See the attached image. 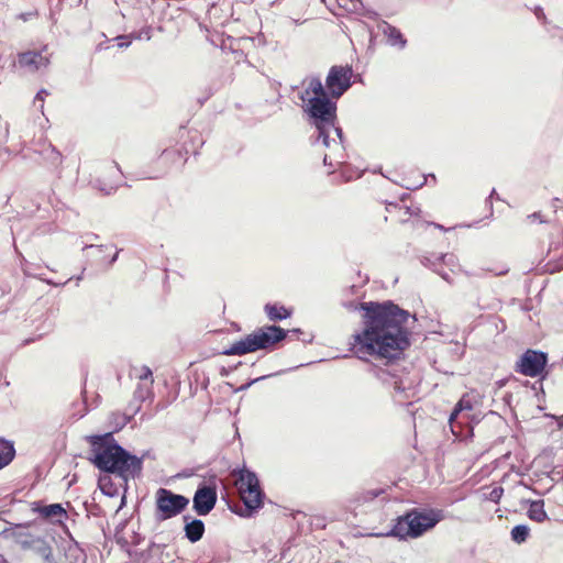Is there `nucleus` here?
Returning <instances> with one entry per match:
<instances>
[{
  "label": "nucleus",
  "instance_id": "nucleus-19",
  "mask_svg": "<svg viewBox=\"0 0 563 563\" xmlns=\"http://www.w3.org/2000/svg\"><path fill=\"white\" fill-rule=\"evenodd\" d=\"M203 533L205 525L200 519H194L185 526V536L192 543L199 541Z\"/></svg>",
  "mask_w": 563,
  "mask_h": 563
},
{
  "label": "nucleus",
  "instance_id": "nucleus-26",
  "mask_svg": "<svg viewBox=\"0 0 563 563\" xmlns=\"http://www.w3.org/2000/svg\"><path fill=\"white\" fill-rule=\"evenodd\" d=\"M136 377L140 379V380H148L150 379V383L152 384L153 383V379H152V371L148 366H142L141 368L137 369V373L135 374Z\"/></svg>",
  "mask_w": 563,
  "mask_h": 563
},
{
  "label": "nucleus",
  "instance_id": "nucleus-24",
  "mask_svg": "<svg viewBox=\"0 0 563 563\" xmlns=\"http://www.w3.org/2000/svg\"><path fill=\"white\" fill-rule=\"evenodd\" d=\"M510 536L515 543H525L530 536V528L527 525L515 526L510 531Z\"/></svg>",
  "mask_w": 563,
  "mask_h": 563
},
{
  "label": "nucleus",
  "instance_id": "nucleus-17",
  "mask_svg": "<svg viewBox=\"0 0 563 563\" xmlns=\"http://www.w3.org/2000/svg\"><path fill=\"white\" fill-rule=\"evenodd\" d=\"M15 457L14 443L0 438V471L7 467Z\"/></svg>",
  "mask_w": 563,
  "mask_h": 563
},
{
  "label": "nucleus",
  "instance_id": "nucleus-33",
  "mask_svg": "<svg viewBox=\"0 0 563 563\" xmlns=\"http://www.w3.org/2000/svg\"><path fill=\"white\" fill-rule=\"evenodd\" d=\"M117 258H118V252H115V254L110 260V264H113L117 261Z\"/></svg>",
  "mask_w": 563,
  "mask_h": 563
},
{
  "label": "nucleus",
  "instance_id": "nucleus-23",
  "mask_svg": "<svg viewBox=\"0 0 563 563\" xmlns=\"http://www.w3.org/2000/svg\"><path fill=\"white\" fill-rule=\"evenodd\" d=\"M264 309L272 321L284 320L290 316V312L284 306L267 303Z\"/></svg>",
  "mask_w": 563,
  "mask_h": 563
},
{
  "label": "nucleus",
  "instance_id": "nucleus-29",
  "mask_svg": "<svg viewBox=\"0 0 563 563\" xmlns=\"http://www.w3.org/2000/svg\"><path fill=\"white\" fill-rule=\"evenodd\" d=\"M115 40L118 41V47L120 48H126L131 44V41H129L126 36H118Z\"/></svg>",
  "mask_w": 563,
  "mask_h": 563
},
{
  "label": "nucleus",
  "instance_id": "nucleus-28",
  "mask_svg": "<svg viewBox=\"0 0 563 563\" xmlns=\"http://www.w3.org/2000/svg\"><path fill=\"white\" fill-rule=\"evenodd\" d=\"M108 482H109V476L104 475V476L100 477V479H99V486H100L101 490H102L104 494H107V495L111 496V495H112V493H111L109 489H107V488H106V487H107V483H108Z\"/></svg>",
  "mask_w": 563,
  "mask_h": 563
},
{
  "label": "nucleus",
  "instance_id": "nucleus-6",
  "mask_svg": "<svg viewBox=\"0 0 563 563\" xmlns=\"http://www.w3.org/2000/svg\"><path fill=\"white\" fill-rule=\"evenodd\" d=\"M235 485L245 506L246 516L263 507L264 493L254 472L241 470Z\"/></svg>",
  "mask_w": 563,
  "mask_h": 563
},
{
  "label": "nucleus",
  "instance_id": "nucleus-9",
  "mask_svg": "<svg viewBox=\"0 0 563 563\" xmlns=\"http://www.w3.org/2000/svg\"><path fill=\"white\" fill-rule=\"evenodd\" d=\"M547 364V354L528 350L519 361V372L526 376L536 377L542 373Z\"/></svg>",
  "mask_w": 563,
  "mask_h": 563
},
{
  "label": "nucleus",
  "instance_id": "nucleus-4",
  "mask_svg": "<svg viewBox=\"0 0 563 563\" xmlns=\"http://www.w3.org/2000/svg\"><path fill=\"white\" fill-rule=\"evenodd\" d=\"M442 519L440 510L418 511L412 510L398 518L393 529L385 536L399 539L418 538L432 529Z\"/></svg>",
  "mask_w": 563,
  "mask_h": 563
},
{
  "label": "nucleus",
  "instance_id": "nucleus-38",
  "mask_svg": "<svg viewBox=\"0 0 563 563\" xmlns=\"http://www.w3.org/2000/svg\"><path fill=\"white\" fill-rule=\"evenodd\" d=\"M1 559H2V558L0 556V560H1Z\"/></svg>",
  "mask_w": 563,
  "mask_h": 563
},
{
  "label": "nucleus",
  "instance_id": "nucleus-14",
  "mask_svg": "<svg viewBox=\"0 0 563 563\" xmlns=\"http://www.w3.org/2000/svg\"><path fill=\"white\" fill-rule=\"evenodd\" d=\"M473 399L467 394L463 395L459 402L455 405L454 410L452 411L449 418V423L453 433H455L454 427L455 423L457 422V419L460 417H462L463 419H471V412L473 411Z\"/></svg>",
  "mask_w": 563,
  "mask_h": 563
},
{
  "label": "nucleus",
  "instance_id": "nucleus-20",
  "mask_svg": "<svg viewBox=\"0 0 563 563\" xmlns=\"http://www.w3.org/2000/svg\"><path fill=\"white\" fill-rule=\"evenodd\" d=\"M32 551L43 558L47 563H55L53 556L52 547L46 542L45 539L38 536V538L31 545Z\"/></svg>",
  "mask_w": 563,
  "mask_h": 563
},
{
  "label": "nucleus",
  "instance_id": "nucleus-25",
  "mask_svg": "<svg viewBox=\"0 0 563 563\" xmlns=\"http://www.w3.org/2000/svg\"><path fill=\"white\" fill-rule=\"evenodd\" d=\"M503 494L504 488L501 486H495L488 493L483 492V499L498 504L500 498L503 497Z\"/></svg>",
  "mask_w": 563,
  "mask_h": 563
},
{
  "label": "nucleus",
  "instance_id": "nucleus-34",
  "mask_svg": "<svg viewBox=\"0 0 563 563\" xmlns=\"http://www.w3.org/2000/svg\"><path fill=\"white\" fill-rule=\"evenodd\" d=\"M52 152L55 154V157L53 158V161H57L59 157V153L55 152L54 150H52Z\"/></svg>",
  "mask_w": 563,
  "mask_h": 563
},
{
  "label": "nucleus",
  "instance_id": "nucleus-36",
  "mask_svg": "<svg viewBox=\"0 0 563 563\" xmlns=\"http://www.w3.org/2000/svg\"><path fill=\"white\" fill-rule=\"evenodd\" d=\"M91 247H93V245H86V246L84 247V250H86V249H91Z\"/></svg>",
  "mask_w": 563,
  "mask_h": 563
},
{
  "label": "nucleus",
  "instance_id": "nucleus-31",
  "mask_svg": "<svg viewBox=\"0 0 563 563\" xmlns=\"http://www.w3.org/2000/svg\"><path fill=\"white\" fill-rule=\"evenodd\" d=\"M262 378H263V377H261V379H262ZM257 380H260V378L253 379V380H251V382H249V383H246V384H244V385L240 386V387L236 389V391L247 389V388H249L253 383H255V382H257Z\"/></svg>",
  "mask_w": 563,
  "mask_h": 563
},
{
  "label": "nucleus",
  "instance_id": "nucleus-32",
  "mask_svg": "<svg viewBox=\"0 0 563 563\" xmlns=\"http://www.w3.org/2000/svg\"><path fill=\"white\" fill-rule=\"evenodd\" d=\"M534 13H536L538 19H541V16H544V13H543V11H542V9L540 7L536 8Z\"/></svg>",
  "mask_w": 563,
  "mask_h": 563
},
{
  "label": "nucleus",
  "instance_id": "nucleus-10",
  "mask_svg": "<svg viewBox=\"0 0 563 563\" xmlns=\"http://www.w3.org/2000/svg\"><path fill=\"white\" fill-rule=\"evenodd\" d=\"M192 503L194 509L199 516H207L216 506V489L207 485L199 486L194 495Z\"/></svg>",
  "mask_w": 563,
  "mask_h": 563
},
{
  "label": "nucleus",
  "instance_id": "nucleus-37",
  "mask_svg": "<svg viewBox=\"0 0 563 563\" xmlns=\"http://www.w3.org/2000/svg\"><path fill=\"white\" fill-rule=\"evenodd\" d=\"M407 212L410 214L413 213V211H411L410 208H407Z\"/></svg>",
  "mask_w": 563,
  "mask_h": 563
},
{
  "label": "nucleus",
  "instance_id": "nucleus-11",
  "mask_svg": "<svg viewBox=\"0 0 563 563\" xmlns=\"http://www.w3.org/2000/svg\"><path fill=\"white\" fill-rule=\"evenodd\" d=\"M372 372L374 376L382 382L383 385L388 388H393L396 394H402L409 389V385L406 384L404 378L388 368H380L375 366L372 368Z\"/></svg>",
  "mask_w": 563,
  "mask_h": 563
},
{
  "label": "nucleus",
  "instance_id": "nucleus-1",
  "mask_svg": "<svg viewBox=\"0 0 563 563\" xmlns=\"http://www.w3.org/2000/svg\"><path fill=\"white\" fill-rule=\"evenodd\" d=\"M349 310L362 311L361 329L350 338V351L362 361L389 363L399 358L410 345L411 318L407 310L391 301L344 303Z\"/></svg>",
  "mask_w": 563,
  "mask_h": 563
},
{
  "label": "nucleus",
  "instance_id": "nucleus-12",
  "mask_svg": "<svg viewBox=\"0 0 563 563\" xmlns=\"http://www.w3.org/2000/svg\"><path fill=\"white\" fill-rule=\"evenodd\" d=\"M3 533L24 550L31 549V545L38 538V536L30 531L27 525H15L10 529H5Z\"/></svg>",
  "mask_w": 563,
  "mask_h": 563
},
{
  "label": "nucleus",
  "instance_id": "nucleus-3",
  "mask_svg": "<svg viewBox=\"0 0 563 563\" xmlns=\"http://www.w3.org/2000/svg\"><path fill=\"white\" fill-rule=\"evenodd\" d=\"M92 462L101 471L117 474L122 481L134 477L142 470V460L120 446L112 432L89 437Z\"/></svg>",
  "mask_w": 563,
  "mask_h": 563
},
{
  "label": "nucleus",
  "instance_id": "nucleus-21",
  "mask_svg": "<svg viewBox=\"0 0 563 563\" xmlns=\"http://www.w3.org/2000/svg\"><path fill=\"white\" fill-rule=\"evenodd\" d=\"M40 514L45 518H49L58 522H60L63 518L67 517L65 509L59 504L44 506L40 509Z\"/></svg>",
  "mask_w": 563,
  "mask_h": 563
},
{
  "label": "nucleus",
  "instance_id": "nucleus-13",
  "mask_svg": "<svg viewBox=\"0 0 563 563\" xmlns=\"http://www.w3.org/2000/svg\"><path fill=\"white\" fill-rule=\"evenodd\" d=\"M19 65L30 71H36L47 67L49 59L41 52H25L19 55Z\"/></svg>",
  "mask_w": 563,
  "mask_h": 563
},
{
  "label": "nucleus",
  "instance_id": "nucleus-27",
  "mask_svg": "<svg viewBox=\"0 0 563 563\" xmlns=\"http://www.w3.org/2000/svg\"><path fill=\"white\" fill-rule=\"evenodd\" d=\"M48 96V92L45 90V89H41L35 98H34V106H37L38 104V109L41 111H43V108H44V99L45 97Z\"/></svg>",
  "mask_w": 563,
  "mask_h": 563
},
{
  "label": "nucleus",
  "instance_id": "nucleus-18",
  "mask_svg": "<svg viewBox=\"0 0 563 563\" xmlns=\"http://www.w3.org/2000/svg\"><path fill=\"white\" fill-rule=\"evenodd\" d=\"M439 263H443L445 266L450 267L451 272H454V268L457 266L456 257L454 254H442L440 256L435 257V261L432 263V266H434V271L446 282L451 283L450 275L443 271L439 269L437 266Z\"/></svg>",
  "mask_w": 563,
  "mask_h": 563
},
{
  "label": "nucleus",
  "instance_id": "nucleus-22",
  "mask_svg": "<svg viewBox=\"0 0 563 563\" xmlns=\"http://www.w3.org/2000/svg\"><path fill=\"white\" fill-rule=\"evenodd\" d=\"M109 170H110V174L113 178L112 183L111 184H106V183H102L100 179L98 180L99 185H98V188L101 190V191H104L106 194H110L119 185V180L121 178V170L118 166V164L113 163L110 167H109Z\"/></svg>",
  "mask_w": 563,
  "mask_h": 563
},
{
  "label": "nucleus",
  "instance_id": "nucleus-8",
  "mask_svg": "<svg viewBox=\"0 0 563 563\" xmlns=\"http://www.w3.org/2000/svg\"><path fill=\"white\" fill-rule=\"evenodd\" d=\"M351 67L332 66L325 79L328 93L334 99L340 98L351 87Z\"/></svg>",
  "mask_w": 563,
  "mask_h": 563
},
{
  "label": "nucleus",
  "instance_id": "nucleus-30",
  "mask_svg": "<svg viewBox=\"0 0 563 563\" xmlns=\"http://www.w3.org/2000/svg\"><path fill=\"white\" fill-rule=\"evenodd\" d=\"M119 418V422L115 424V428L114 430L118 431L120 430L121 428H123L126 422H128V417L126 416H117Z\"/></svg>",
  "mask_w": 563,
  "mask_h": 563
},
{
  "label": "nucleus",
  "instance_id": "nucleus-7",
  "mask_svg": "<svg viewBox=\"0 0 563 563\" xmlns=\"http://www.w3.org/2000/svg\"><path fill=\"white\" fill-rule=\"evenodd\" d=\"M155 517L162 521L181 514L188 506L189 499L169 489L159 488L155 494Z\"/></svg>",
  "mask_w": 563,
  "mask_h": 563
},
{
  "label": "nucleus",
  "instance_id": "nucleus-5",
  "mask_svg": "<svg viewBox=\"0 0 563 563\" xmlns=\"http://www.w3.org/2000/svg\"><path fill=\"white\" fill-rule=\"evenodd\" d=\"M286 332L276 325H269L258 329L243 339L234 342L229 349L224 350V355H244L257 350L267 349L275 343L284 340Z\"/></svg>",
  "mask_w": 563,
  "mask_h": 563
},
{
  "label": "nucleus",
  "instance_id": "nucleus-2",
  "mask_svg": "<svg viewBox=\"0 0 563 563\" xmlns=\"http://www.w3.org/2000/svg\"><path fill=\"white\" fill-rule=\"evenodd\" d=\"M302 85L300 99L303 102V112L318 130V140H322V144L330 150L324 155L323 163L329 166L342 164V130L335 125L336 103L329 99L320 78H306Z\"/></svg>",
  "mask_w": 563,
  "mask_h": 563
},
{
  "label": "nucleus",
  "instance_id": "nucleus-15",
  "mask_svg": "<svg viewBox=\"0 0 563 563\" xmlns=\"http://www.w3.org/2000/svg\"><path fill=\"white\" fill-rule=\"evenodd\" d=\"M378 29L385 36L388 45L397 47L398 49H404L406 47L407 40L396 26L384 21L378 25Z\"/></svg>",
  "mask_w": 563,
  "mask_h": 563
},
{
  "label": "nucleus",
  "instance_id": "nucleus-16",
  "mask_svg": "<svg viewBox=\"0 0 563 563\" xmlns=\"http://www.w3.org/2000/svg\"><path fill=\"white\" fill-rule=\"evenodd\" d=\"M529 508L527 516L530 520L538 523H542L549 519L547 511L544 510V501L542 499L529 500Z\"/></svg>",
  "mask_w": 563,
  "mask_h": 563
},
{
  "label": "nucleus",
  "instance_id": "nucleus-35",
  "mask_svg": "<svg viewBox=\"0 0 563 563\" xmlns=\"http://www.w3.org/2000/svg\"><path fill=\"white\" fill-rule=\"evenodd\" d=\"M538 217H539V214H538V213H533V214L529 216L528 218H529V219H537Z\"/></svg>",
  "mask_w": 563,
  "mask_h": 563
}]
</instances>
